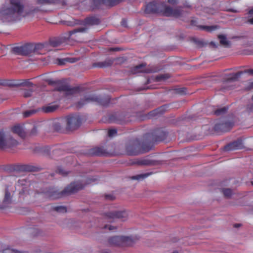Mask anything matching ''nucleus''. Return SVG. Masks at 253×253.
<instances>
[{
  "label": "nucleus",
  "mask_w": 253,
  "mask_h": 253,
  "mask_svg": "<svg viewBox=\"0 0 253 253\" xmlns=\"http://www.w3.org/2000/svg\"><path fill=\"white\" fill-rule=\"evenodd\" d=\"M86 30V28H78L69 31L65 34V36L52 38L49 41L50 45L53 47L65 45L68 44L70 39H72V37L73 35L79 32H84Z\"/></svg>",
  "instance_id": "nucleus-5"
},
{
  "label": "nucleus",
  "mask_w": 253,
  "mask_h": 253,
  "mask_svg": "<svg viewBox=\"0 0 253 253\" xmlns=\"http://www.w3.org/2000/svg\"><path fill=\"white\" fill-rule=\"evenodd\" d=\"M251 183H252V184L253 185V181H252Z\"/></svg>",
  "instance_id": "nucleus-61"
},
{
  "label": "nucleus",
  "mask_w": 253,
  "mask_h": 253,
  "mask_svg": "<svg viewBox=\"0 0 253 253\" xmlns=\"http://www.w3.org/2000/svg\"><path fill=\"white\" fill-rule=\"evenodd\" d=\"M38 127L37 126H34L31 131V134L32 135H35L37 133Z\"/></svg>",
  "instance_id": "nucleus-48"
},
{
  "label": "nucleus",
  "mask_w": 253,
  "mask_h": 253,
  "mask_svg": "<svg viewBox=\"0 0 253 253\" xmlns=\"http://www.w3.org/2000/svg\"><path fill=\"white\" fill-rule=\"evenodd\" d=\"M135 241L130 237L114 236L108 239V243L111 246L125 247L132 246Z\"/></svg>",
  "instance_id": "nucleus-9"
},
{
  "label": "nucleus",
  "mask_w": 253,
  "mask_h": 253,
  "mask_svg": "<svg viewBox=\"0 0 253 253\" xmlns=\"http://www.w3.org/2000/svg\"><path fill=\"white\" fill-rule=\"evenodd\" d=\"M63 123H65L64 119L54 122L52 124L53 129L57 132H62L63 129L62 124Z\"/></svg>",
  "instance_id": "nucleus-27"
},
{
  "label": "nucleus",
  "mask_w": 253,
  "mask_h": 253,
  "mask_svg": "<svg viewBox=\"0 0 253 253\" xmlns=\"http://www.w3.org/2000/svg\"><path fill=\"white\" fill-rule=\"evenodd\" d=\"M39 45L34 46L32 44H28L14 48L13 50L16 53L22 55H30L35 50L39 48Z\"/></svg>",
  "instance_id": "nucleus-16"
},
{
  "label": "nucleus",
  "mask_w": 253,
  "mask_h": 253,
  "mask_svg": "<svg viewBox=\"0 0 253 253\" xmlns=\"http://www.w3.org/2000/svg\"><path fill=\"white\" fill-rule=\"evenodd\" d=\"M11 131L13 134L17 135L21 138H24L26 136V133L25 131L23 126L19 124L12 126L11 127Z\"/></svg>",
  "instance_id": "nucleus-22"
},
{
  "label": "nucleus",
  "mask_w": 253,
  "mask_h": 253,
  "mask_svg": "<svg viewBox=\"0 0 253 253\" xmlns=\"http://www.w3.org/2000/svg\"><path fill=\"white\" fill-rule=\"evenodd\" d=\"M168 2L172 4H174L176 3V0H168Z\"/></svg>",
  "instance_id": "nucleus-52"
},
{
  "label": "nucleus",
  "mask_w": 253,
  "mask_h": 253,
  "mask_svg": "<svg viewBox=\"0 0 253 253\" xmlns=\"http://www.w3.org/2000/svg\"><path fill=\"white\" fill-rule=\"evenodd\" d=\"M120 49L119 48H111L110 49V51H119Z\"/></svg>",
  "instance_id": "nucleus-54"
},
{
  "label": "nucleus",
  "mask_w": 253,
  "mask_h": 253,
  "mask_svg": "<svg viewBox=\"0 0 253 253\" xmlns=\"http://www.w3.org/2000/svg\"><path fill=\"white\" fill-rule=\"evenodd\" d=\"M234 123L226 119H220L214 125V130L217 133L225 132L231 130Z\"/></svg>",
  "instance_id": "nucleus-13"
},
{
  "label": "nucleus",
  "mask_w": 253,
  "mask_h": 253,
  "mask_svg": "<svg viewBox=\"0 0 253 253\" xmlns=\"http://www.w3.org/2000/svg\"><path fill=\"white\" fill-rule=\"evenodd\" d=\"M144 66V65L143 64H139L136 66H135L134 68V71L135 72H148V71L142 69V68Z\"/></svg>",
  "instance_id": "nucleus-40"
},
{
  "label": "nucleus",
  "mask_w": 253,
  "mask_h": 253,
  "mask_svg": "<svg viewBox=\"0 0 253 253\" xmlns=\"http://www.w3.org/2000/svg\"><path fill=\"white\" fill-rule=\"evenodd\" d=\"M173 253H178L177 251H174L173 252Z\"/></svg>",
  "instance_id": "nucleus-60"
},
{
  "label": "nucleus",
  "mask_w": 253,
  "mask_h": 253,
  "mask_svg": "<svg viewBox=\"0 0 253 253\" xmlns=\"http://www.w3.org/2000/svg\"><path fill=\"white\" fill-rule=\"evenodd\" d=\"M37 112V110L34 109L27 110L23 113V115L24 118H28L36 114Z\"/></svg>",
  "instance_id": "nucleus-36"
},
{
  "label": "nucleus",
  "mask_w": 253,
  "mask_h": 253,
  "mask_svg": "<svg viewBox=\"0 0 253 253\" xmlns=\"http://www.w3.org/2000/svg\"><path fill=\"white\" fill-rule=\"evenodd\" d=\"M130 115L127 113H116L109 115L106 120L109 123H116L120 125L125 124L130 121Z\"/></svg>",
  "instance_id": "nucleus-11"
},
{
  "label": "nucleus",
  "mask_w": 253,
  "mask_h": 253,
  "mask_svg": "<svg viewBox=\"0 0 253 253\" xmlns=\"http://www.w3.org/2000/svg\"><path fill=\"white\" fill-rule=\"evenodd\" d=\"M244 147L243 141L241 138H238L236 141L229 143L224 147L225 151H233L239 149H242Z\"/></svg>",
  "instance_id": "nucleus-18"
},
{
  "label": "nucleus",
  "mask_w": 253,
  "mask_h": 253,
  "mask_svg": "<svg viewBox=\"0 0 253 253\" xmlns=\"http://www.w3.org/2000/svg\"><path fill=\"white\" fill-rule=\"evenodd\" d=\"M121 25L124 27L127 26V21L125 19H123L121 21Z\"/></svg>",
  "instance_id": "nucleus-50"
},
{
  "label": "nucleus",
  "mask_w": 253,
  "mask_h": 253,
  "mask_svg": "<svg viewBox=\"0 0 253 253\" xmlns=\"http://www.w3.org/2000/svg\"><path fill=\"white\" fill-rule=\"evenodd\" d=\"M10 85L12 86H32L33 85V84L30 81V80H24L20 81L17 83L10 84Z\"/></svg>",
  "instance_id": "nucleus-30"
},
{
  "label": "nucleus",
  "mask_w": 253,
  "mask_h": 253,
  "mask_svg": "<svg viewBox=\"0 0 253 253\" xmlns=\"http://www.w3.org/2000/svg\"><path fill=\"white\" fill-rule=\"evenodd\" d=\"M121 0H92V9L97 8L101 4L113 6L120 2Z\"/></svg>",
  "instance_id": "nucleus-17"
},
{
  "label": "nucleus",
  "mask_w": 253,
  "mask_h": 253,
  "mask_svg": "<svg viewBox=\"0 0 253 253\" xmlns=\"http://www.w3.org/2000/svg\"><path fill=\"white\" fill-rule=\"evenodd\" d=\"M195 42L200 46H202L204 45V42L203 41L194 40Z\"/></svg>",
  "instance_id": "nucleus-49"
},
{
  "label": "nucleus",
  "mask_w": 253,
  "mask_h": 253,
  "mask_svg": "<svg viewBox=\"0 0 253 253\" xmlns=\"http://www.w3.org/2000/svg\"><path fill=\"white\" fill-rule=\"evenodd\" d=\"M37 3L38 4H66L65 0H37Z\"/></svg>",
  "instance_id": "nucleus-25"
},
{
  "label": "nucleus",
  "mask_w": 253,
  "mask_h": 253,
  "mask_svg": "<svg viewBox=\"0 0 253 253\" xmlns=\"http://www.w3.org/2000/svg\"><path fill=\"white\" fill-rule=\"evenodd\" d=\"M105 198L106 200L113 201L115 199V197L113 194H106L105 195Z\"/></svg>",
  "instance_id": "nucleus-46"
},
{
  "label": "nucleus",
  "mask_w": 253,
  "mask_h": 253,
  "mask_svg": "<svg viewBox=\"0 0 253 253\" xmlns=\"http://www.w3.org/2000/svg\"><path fill=\"white\" fill-rule=\"evenodd\" d=\"M117 133V131L116 129H110L108 131V135L109 137H113L116 135Z\"/></svg>",
  "instance_id": "nucleus-44"
},
{
  "label": "nucleus",
  "mask_w": 253,
  "mask_h": 253,
  "mask_svg": "<svg viewBox=\"0 0 253 253\" xmlns=\"http://www.w3.org/2000/svg\"><path fill=\"white\" fill-rule=\"evenodd\" d=\"M56 172L63 176H66L68 174V172L63 169L61 167H59L56 170Z\"/></svg>",
  "instance_id": "nucleus-41"
},
{
  "label": "nucleus",
  "mask_w": 253,
  "mask_h": 253,
  "mask_svg": "<svg viewBox=\"0 0 253 253\" xmlns=\"http://www.w3.org/2000/svg\"><path fill=\"white\" fill-rule=\"evenodd\" d=\"M127 216V212L126 211H114L105 213L104 219L110 222H112L116 219H121L122 220H125Z\"/></svg>",
  "instance_id": "nucleus-15"
},
{
  "label": "nucleus",
  "mask_w": 253,
  "mask_h": 253,
  "mask_svg": "<svg viewBox=\"0 0 253 253\" xmlns=\"http://www.w3.org/2000/svg\"><path fill=\"white\" fill-rule=\"evenodd\" d=\"M252 99L253 100V96H252Z\"/></svg>",
  "instance_id": "nucleus-62"
},
{
  "label": "nucleus",
  "mask_w": 253,
  "mask_h": 253,
  "mask_svg": "<svg viewBox=\"0 0 253 253\" xmlns=\"http://www.w3.org/2000/svg\"><path fill=\"white\" fill-rule=\"evenodd\" d=\"M18 142L13 138L10 134L4 133L0 130V149H5L17 146Z\"/></svg>",
  "instance_id": "nucleus-10"
},
{
  "label": "nucleus",
  "mask_w": 253,
  "mask_h": 253,
  "mask_svg": "<svg viewBox=\"0 0 253 253\" xmlns=\"http://www.w3.org/2000/svg\"><path fill=\"white\" fill-rule=\"evenodd\" d=\"M58 64L63 65L66 62L73 63L76 61L75 59L72 58H66L64 59H59L58 60Z\"/></svg>",
  "instance_id": "nucleus-34"
},
{
  "label": "nucleus",
  "mask_w": 253,
  "mask_h": 253,
  "mask_svg": "<svg viewBox=\"0 0 253 253\" xmlns=\"http://www.w3.org/2000/svg\"><path fill=\"white\" fill-rule=\"evenodd\" d=\"M11 203V197L10 193L9 192L8 188H6L5 191V195L3 200L2 205H0V209L3 210L7 207Z\"/></svg>",
  "instance_id": "nucleus-23"
},
{
  "label": "nucleus",
  "mask_w": 253,
  "mask_h": 253,
  "mask_svg": "<svg viewBox=\"0 0 253 253\" xmlns=\"http://www.w3.org/2000/svg\"><path fill=\"white\" fill-rule=\"evenodd\" d=\"M176 91L178 94H184L186 93V88L185 87L177 88Z\"/></svg>",
  "instance_id": "nucleus-45"
},
{
  "label": "nucleus",
  "mask_w": 253,
  "mask_h": 253,
  "mask_svg": "<svg viewBox=\"0 0 253 253\" xmlns=\"http://www.w3.org/2000/svg\"><path fill=\"white\" fill-rule=\"evenodd\" d=\"M66 124V129L68 130H74L77 129L82 123V120L79 115H70L64 118Z\"/></svg>",
  "instance_id": "nucleus-12"
},
{
  "label": "nucleus",
  "mask_w": 253,
  "mask_h": 253,
  "mask_svg": "<svg viewBox=\"0 0 253 253\" xmlns=\"http://www.w3.org/2000/svg\"><path fill=\"white\" fill-rule=\"evenodd\" d=\"M33 90L32 89L25 90L23 92V96L25 98H28L32 96Z\"/></svg>",
  "instance_id": "nucleus-42"
},
{
  "label": "nucleus",
  "mask_w": 253,
  "mask_h": 253,
  "mask_svg": "<svg viewBox=\"0 0 253 253\" xmlns=\"http://www.w3.org/2000/svg\"><path fill=\"white\" fill-rule=\"evenodd\" d=\"M126 153L129 156H136L150 150L146 140L143 136L142 142L138 139L128 140L125 144Z\"/></svg>",
  "instance_id": "nucleus-4"
},
{
  "label": "nucleus",
  "mask_w": 253,
  "mask_h": 253,
  "mask_svg": "<svg viewBox=\"0 0 253 253\" xmlns=\"http://www.w3.org/2000/svg\"><path fill=\"white\" fill-rule=\"evenodd\" d=\"M228 108L227 107H223L219 109L215 110L214 112V114L216 116H220L223 115L226 113L227 111Z\"/></svg>",
  "instance_id": "nucleus-33"
},
{
  "label": "nucleus",
  "mask_w": 253,
  "mask_h": 253,
  "mask_svg": "<svg viewBox=\"0 0 253 253\" xmlns=\"http://www.w3.org/2000/svg\"><path fill=\"white\" fill-rule=\"evenodd\" d=\"M89 102H95L102 106H107L110 102V99L108 97L103 98L100 96L90 94L87 96H85L84 99H81L78 103L77 107L78 108H81L84 104Z\"/></svg>",
  "instance_id": "nucleus-8"
},
{
  "label": "nucleus",
  "mask_w": 253,
  "mask_h": 253,
  "mask_svg": "<svg viewBox=\"0 0 253 253\" xmlns=\"http://www.w3.org/2000/svg\"><path fill=\"white\" fill-rule=\"evenodd\" d=\"M102 228L104 229H108L109 230H112L116 228L111 225H105L103 227H102Z\"/></svg>",
  "instance_id": "nucleus-47"
},
{
  "label": "nucleus",
  "mask_w": 253,
  "mask_h": 253,
  "mask_svg": "<svg viewBox=\"0 0 253 253\" xmlns=\"http://www.w3.org/2000/svg\"><path fill=\"white\" fill-rule=\"evenodd\" d=\"M218 38L220 40V43L221 44L226 46L229 45L230 42L227 40L226 37L225 35H219L218 36Z\"/></svg>",
  "instance_id": "nucleus-32"
},
{
  "label": "nucleus",
  "mask_w": 253,
  "mask_h": 253,
  "mask_svg": "<svg viewBox=\"0 0 253 253\" xmlns=\"http://www.w3.org/2000/svg\"><path fill=\"white\" fill-rule=\"evenodd\" d=\"M40 10L38 9V8H37V9H35L34 10V11H39Z\"/></svg>",
  "instance_id": "nucleus-58"
},
{
  "label": "nucleus",
  "mask_w": 253,
  "mask_h": 253,
  "mask_svg": "<svg viewBox=\"0 0 253 253\" xmlns=\"http://www.w3.org/2000/svg\"><path fill=\"white\" fill-rule=\"evenodd\" d=\"M130 164L131 165H136L138 166H154L156 164V162L148 159H135L130 161Z\"/></svg>",
  "instance_id": "nucleus-20"
},
{
  "label": "nucleus",
  "mask_w": 253,
  "mask_h": 253,
  "mask_svg": "<svg viewBox=\"0 0 253 253\" xmlns=\"http://www.w3.org/2000/svg\"><path fill=\"white\" fill-rule=\"evenodd\" d=\"M53 210L59 212H66L67 208L65 206H55L53 208Z\"/></svg>",
  "instance_id": "nucleus-37"
},
{
  "label": "nucleus",
  "mask_w": 253,
  "mask_h": 253,
  "mask_svg": "<svg viewBox=\"0 0 253 253\" xmlns=\"http://www.w3.org/2000/svg\"><path fill=\"white\" fill-rule=\"evenodd\" d=\"M112 64V61L110 60L102 62L95 63L93 64V67L97 68H104L110 66Z\"/></svg>",
  "instance_id": "nucleus-28"
},
{
  "label": "nucleus",
  "mask_w": 253,
  "mask_h": 253,
  "mask_svg": "<svg viewBox=\"0 0 253 253\" xmlns=\"http://www.w3.org/2000/svg\"><path fill=\"white\" fill-rule=\"evenodd\" d=\"M144 12L146 14H157L178 18L184 14V11L180 8L173 9L166 6L163 2L154 1L146 4Z\"/></svg>",
  "instance_id": "nucleus-1"
},
{
  "label": "nucleus",
  "mask_w": 253,
  "mask_h": 253,
  "mask_svg": "<svg viewBox=\"0 0 253 253\" xmlns=\"http://www.w3.org/2000/svg\"><path fill=\"white\" fill-rule=\"evenodd\" d=\"M19 171L25 172L37 171L39 170V168L30 165H22L18 167Z\"/></svg>",
  "instance_id": "nucleus-24"
},
{
  "label": "nucleus",
  "mask_w": 253,
  "mask_h": 253,
  "mask_svg": "<svg viewBox=\"0 0 253 253\" xmlns=\"http://www.w3.org/2000/svg\"><path fill=\"white\" fill-rule=\"evenodd\" d=\"M167 135L168 133L167 132L161 128H157L151 132L145 134L144 138L151 149L154 143L165 140Z\"/></svg>",
  "instance_id": "nucleus-6"
},
{
  "label": "nucleus",
  "mask_w": 253,
  "mask_h": 253,
  "mask_svg": "<svg viewBox=\"0 0 253 253\" xmlns=\"http://www.w3.org/2000/svg\"><path fill=\"white\" fill-rule=\"evenodd\" d=\"M0 253H28L27 252H21L17 250L8 248L1 251Z\"/></svg>",
  "instance_id": "nucleus-35"
},
{
  "label": "nucleus",
  "mask_w": 253,
  "mask_h": 253,
  "mask_svg": "<svg viewBox=\"0 0 253 253\" xmlns=\"http://www.w3.org/2000/svg\"><path fill=\"white\" fill-rule=\"evenodd\" d=\"M222 193L225 197L228 198L232 195V191L229 188H224L222 189Z\"/></svg>",
  "instance_id": "nucleus-39"
},
{
  "label": "nucleus",
  "mask_w": 253,
  "mask_h": 253,
  "mask_svg": "<svg viewBox=\"0 0 253 253\" xmlns=\"http://www.w3.org/2000/svg\"><path fill=\"white\" fill-rule=\"evenodd\" d=\"M84 186L85 184L82 182L76 181L71 183L61 192H59L56 188L53 187L46 188L42 191H39L38 193L43 194L46 198L54 200L76 193L83 189Z\"/></svg>",
  "instance_id": "nucleus-3"
},
{
  "label": "nucleus",
  "mask_w": 253,
  "mask_h": 253,
  "mask_svg": "<svg viewBox=\"0 0 253 253\" xmlns=\"http://www.w3.org/2000/svg\"><path fill=\"white\" fill-rule=\"evenodd\" d=\"M167 107L165 106H162L156 109L151 111L149 113V115L151 116H156L161 114H162L166 110Z\"/></svg>",
  "instance_id": "nucleus-29"
},
{
  "label": "nucleus",
  "mask_w": 253,
  "mask_h": 253,
  "mask_svg": "<svg viewBox=\"0 0 253 253\" xmlns=\"http://www.w3.org/2000/svg\"><path fill=\"white\" fill-rule=\"evenodd\" d=\"M169 76L168 74L161 75L157 77V80L159 81L161 80H165L169 78Z\"/></svg>",
  "instance_id": "nucleus-43"
},
{
  "label": "nucleus",
  "mask_w": 253,
  "mask_h": 253,
  "mask_svg": "<svg viewBox=\"0 0 253 253\" xmlns=\"http://www.w3.org/2000/svg\"><path fill=\"white\" fill-rule=\"evenodd\" d=\"M95 180H96V179L88 178L86 180V184H90L92 181H94Z\"/></svg>",
  "instance_id": "nucleus-51"
},
{
  "label": "nucleus",
  "mask_w": 253,
  "mask_h": 253,
  "mask_svg": "<svg viewBox=\"0 0 253 253\" xmlns=\"http://www.w3.org/2000/svg\"><path fill=\"white\" fill-rule=\"evenodd\" d=\"M39 234H40V233H39V232H38V233H36L35 234V235H39Z\"/></svg>",
  "instance_id": "nucleus-59"
},
{
  "label": "nucleus",
  "mask_w": 253,
  "mask_h": 253,
  "mask_svg": "<svg viewBox=\"0 0 253 253\" xmlns=\"http://www.w3.org/2000/svg\"><path fill=\"white\" fill-rule=\"evenodd\" d=\"M248 22L252 25H253V17L252 18L249 19Z\"/></svg>",
  "instance_id": "nucleus-56"
},
{
  "label": "nucleus",
  "mask_w": 253,
  "mask_h": 253,
  "mask_svg": "<svg viewBox=\"0 0 253 253\" xmlns=\"http://www.w3.org/2000/svg\"><path fill=\"white\" fill-rule=\"evenodd\" d=\"M46 82L48 84L55 86L58 91H66L69 94H73L81 91L80 87H71L61 80L47 79Z\"/></svg>",
  "instance_id": "nucleus-7"
},
{
  "label": "nucleus",
  "mask_w": 253,
  "mask_h": 253,
  "mask_svg": "<svg viewBox=\"0 0 253 253\" xmlns=\"http://www.w3.org/2000/svg\"><path fill=\"white\" fill-rule=\"evenodd\" d=\"M100 23L99 19L94 16L87 17L84 19V23L85 25H98Z\"/></svg>",
  "instance_id": "nucleus-26"
},
{
  "label": "nucleus",
  "mask_w": 253,
  "mask_h": 253,
  "mask_svg": "<svg viewBox=\"0 0 253 253\" xmlns=\"http://www.w3.org/2000/svg\"><path fill=\"white\" fill-rule=\"evenodd\" d=\"M210 44H211V45H213V46H214V47H216V45H215V44L214 43V42H211L210 43Z\"/></svg>",
  "instance_id": "nucleus-57"
},
{
  "label": "nucleus",
  "mask_w": 253,
  "mask_h": 253,
  "mask_svg": "<svg viewBox=\"0 0 253 253\" xmlns=\"http://www.w3.org/2000/svg\"><path fill=\"white\" fill-rule=\"evenodd\" d=\"M241 226V224H239V223H236V224H234V227L235 228H238V227H240Z\"/></svg>",
  "instance_id": "nucleus-55"
},
{
  "label": "nucleus",
  "mask_w": 253,
  "mask_h": 253,
  "mask_svg": "<svg viewBox=\"0 0 253 253\" xmlns=\"http://www.w3.org/2000/svg\"><path fill=\"white\" fill-rule=\"evenodd\" d=\"M150 174V173H149L138 174V175H137L135 176H132L131 177V178L133 180H140V179H142L147 177Z\"/></svg>",
  "instance_id": "nucleus-38"
},
{
  "label": "nucleus",
  "mask_w": 253,
  "mask_h": 253,
  "mask_svg": "<svg viewBox=\"0 0 253 253\" xmlns=\"http://www.w3.org/2000/svg\"><path fill=\"white\" fill-rule=\"evenodd\" d=\"M87 156H110L113 153L109 152L103 147H95L87 150L84 153Z\"/></svg>",
  "instance_id": "nucleus-14"
},
{
  "label": "nucleus",
  "mask_w": 253,
  "mask_h": 253,
  "mask_svg": "<svg viewBox=\"0 0 253 253\" xmlns=\"http://www.w3.org/2000/svg\"><path fill=\"white\" fill-rule=\"evenodd\" d=\"M197 21L196 19H192L191 20V25L192 26H196L199 29L204 30L207 32H211L219 28V26L217 25L212 26H201L197 25Z\"/></svg>",
  "instance_id": "nucleus-21"
},
{
  "label": "nucleus",
  "mask_w": 253,
  "mask_h": 253,
  "mask_svg": "<svg viewBox=\"0 0 253 253\" xmlns=\"http://www.w3.org/2000/svg\"><path fill=\"white\" fill-rule=\"evenodd\" d=\"M9 2L0 10V19L4 22L16 21L24 10V5L20 0H9Z\"/></svg>",
  "instance_id": "nucleus-2"
},
{
  "label": "nucleus",
  "mask_w": 253,
  "mask_h": 253,
  "mask_svg": "<svg viewBox=\"0 0 253 253\" xmlns=\"http://www.w3.org/2000/svg\"><path fill=\"white\" fill-rule=\"evenodd\" d=\"M244 73H247L250 75L253 76V69H247L245 70L244 71H240L236 73L230 74L229 76L225 79V81L231 82L237 81Z\"/></svg>",
  "instance_id": "nucleus-19"
},
{
  "label": "nucleus",
  "mask_w": 253,
  "mask_h": 253,
  "mask_svg": "<svg viewBox=\"0 0 253 253\" xmlns=\"http://www.w3.org/2000/svg\"><path fill=\"white\" fill-rule=\"evenodd\" d=\"M58 107L57 105L49 104L48 106L43 107L42 111L45 113H51L55 111Z\"/></svg>",
  "instance_id": "nucleus-31"
},
{
  "label": "nucleus",
  "mask_w": 253,
  "mask_h": 253,
  "mask_svg": "<svg viewBox=\"0 0 253 253\" xmlns=\"http://www.w3.org/2000/svg\"><path fill=\"white\" fill-rule=\"evenodd\" d=\"M249 15L250 16L253 15V8L251 9L248 12Z\"/></svg>",
  "instance_id": "nucleus-53"
}]
</instances>
